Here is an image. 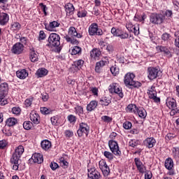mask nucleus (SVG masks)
Instances as JSON below:
<instances>
[{
  "label": "nucleus",
  "mask_w": 179,
  "mask_h": 179,
  "mask_svg": "<svg viewBox=\"0 0 179 179\" xmlns=\"http://www.w3.org/2000/svg\"><path fill=\"white\" fill-rule=\"evenodd\" d=\"M156 50L158 52H164L167 58H171L173 57L171 52L166 46L158 45L156 47Z\"/></svg>",
  "instance_id": "obj_12"
},
{
  "label": "nucleus",
  "mask_w": 179,
  "mask_h": 179,
  "mask_svg": "<svg viewBox=\"0 0 179 179\" xmlns=\"http://www.w3.org/2000/svg\"><path fill=\"white\" fill-rule=\"evenodd\" d=\"M110 103H111V99L107 98V97H103L101 99H100V104L101 106H109Z\"/></svg>",
  "instance_id": "obj_38"
},
{
  "label": "nucleus",
  "mask_w": 179,
  "mask_h": 179,
  "mask_svg": "<svg viewBox=\"0 0 179 179\" xmlns=\"http://www.w3.org/2000/svg\"><path fill=\"white\" fill-rule=\"evenodd\" d=\"M16 75L19 79H26L29 76V73L27 71H26V69H21L17 71Z\"/></svg>",
  "instance_id": "obj_22"
},
{
  "label": "nucleus",
  "mask_w": 179,
  "mask_h": 179,
  "mask_svg": "<svg viewBox=\"0 0 179 179\" xmlns=\"http://www.w3.org/2000/svg\"><path fill=\"white\" fill-rule=\"evenodd\" d=\"M64 38L67 43H71V44H73V45H78L79 44V41L73 37L66 36Z\"/></svg>",
  "instance_id": "obj_30"
},
{
  "label": "nucleus",
  "mask_w": 179,
  "mask_h": 179,
  "mask_svg": "<svg viewBox=\"0 0 179 179\" xmlns=\"http://www.w3.org/2000/svg\"><path fill=\"white\" fill-rule=\"evenodd\" d=\"M22 111V109L19 107H13L12 108V113L13 114H15V115H20V113Z\"/></svg>",
  "instance_id": "obj_44"
},
{
  "label": "nucleus",
  "mask_w": 179,
  "mask_h": 179,
  "mask_svg": "<svg viewBox=\"0 0 179 179\" xmlns=\"http://www.w3.org/2000/svg\"><path fill=\"white\" fill-rule=\"evenodd\" d=\"M50 121L52 125H58V117L57 116L51 117Z\"/></svg>",
  "instance_id": "obj_62"
},
{
  "label": "nucleus",
  "mask_w": 179,
  "mask_h": 179,
  "mask_svg": "<svg viewBox=\"0 0 179 179\" xmlns=\"http://www.w3.org/2000/svg\"><path fill=\"white\" fill-rule=\"evenodd\" d=\"M61 37L55 33H52L49 35L48 38V44H46L47 47H59L61 45Z\"/></svg>",
  "instance_id": "obj_2"
},
{
  "label": "nucleus",
  "mask_w": 179,
  "mask_h": 179,
  "mask_svg": "<svg viewBox=\"0 0 179 179\" xmlns=\"http://www.w3.org/2000/svg\"><path fill=\"white\" fill-rule=\"evenodd\" d=\"M117 37H120V38L125 39V38H128V37H129V34H128L127 32L122 33L120 31L119 33V35Z\"/></svg>",
  "instance_id": "obj_53"
},
{
  "label": "nucleus",
  "mask_w": 179,
  "mask_h": 179,
  "mask_svg": "<svg viewBox=\"0 0 179 179\" xmlns=\"http://www.w3.org/2000/svg\"><path fill=\"white\" fill-rule=\"evenodd\" d=\"M48 74V70L44 68H41L37 70L36 75L38 78H43V76H46Z\"/></svg>",
  "instance_id": "obj_24"
},
{
  "label": "nucleus",
  "mask_w": 179,
  "mask_h": 179,
  "mask_svg": "<svg viewBox=\"0 0 179 179\" xmlns=\"http://www.w3.org/2000/svg\"><path fill=\"white\" fill-rule=\"evenodd\" d=\"M148 94L155 103H160V98L157 97V92H156V87L155 86H151V87L148 90Z\"/></svg>",
  "instance_id": "obj_10"
},
{
  "label": "nucleus",
  "mask_w": 179,
  "mask_h": 179,
  "mask_svg": "<svg viewBox=\"0 0 179 179\" xmlns=\"http://www.w3.org/2000/svg\"><path fill=\"white\" fill-rule=\"evenodd\" d=\"M3 134L6 135V136H12V130L4 129L2 130Z\"/></svg>",
  "instance_id": "obj_56"
},
{
  "label": "nucleus",
  "mask_w": 179,
  "mask_h": 179,
  "mask_svg": "<svg viewBox=\"0 0 179 179\" xmlns=\"http://www.w3.org/2000/svg\"><path fill=\"white\" fill-rule=\"evenodd\" d=\"M134 34L135 36H138L139 34V24L134 25V27H133Z\"/></svg>",
  "instance_id": "obj_59"
},
{
  "label": "nucleus",
  "mask_w": 179,
  "mask_h": 179,
  "mask_svg": "<svg viewBox=\"0 0 179 179\" xmlns=\"http://www.w3.org/2000/svg\"><path fill=\"white\" fill-rule=\"evenodd\" d=\"M45 33L44 32V31H40L38 41H41V40H45Z\"/></svg>",
  "instance_id": "obj_60"
},
{
  "label": "nucleus",
  "mask_w": 179,
  "mask_h": 179,
  "mask_svg": "<svg viewBox=\"0 0 179 179\" xmlns=\"http://www.w3.org/2000/svg\"><path fill=\"white\" fill-rule=\"evenodd\" d=\"M110 72L113 76H117L120 73V69L117 66H113L110 67Z\"/></svg>",
  "instance_id": "obj_40"
},
{
  "label": "nucleus",
  "mask_w": 179,
  "mask_h": 179,
  "mask_svg": "<svg viewBox=\"0 0 179 179\" xmlns=\"http://www.w3.org/2000/svg\"><path fill=\"white\" fill-rule=\"evenodd\" d=\"M103 155L105 156V157H106V159H108L109 160H113V159L112 153L108 151H105L103 152Z\"/></svg>",
  "instance_id": "obj_51"
},
{
  "label": "nucleus",
  "mask_w": 179,
  "mask_h": 179,
  "mask_svg": "<svg viewBox=\"0 0 179 179\" xmlns=\"http://www.w3.org/2000/svg\"><path fill=\"white\" fill-rule=\"evenodd\" d=\"M68 34L67 36H69V37H76L77 38H82L83 36L78 33V31H76V28H75L74 27H71L69 29V31H68Z\"/></svg>",
  "instance_id": "obj_15"
},
{
  "label": "nucleus",
  "mask_w": 179,
  "mask_h": 179,
  "mask_svg": "<svg viewBox=\"0 0 179 179\" xmlns=\"http://www.w3.org/2000/svg\"><path fill=\"white\" fill-rule=\"evenodd\" d=\"M99 103L97 101L93 100L90 102V103L87 106V110L93 111Z\"/></svg>",
  "instance_id": "obj_27"
},
{
  "label": "nucleus",
  "mask_w": 179,
  "mask_h": 179,
  "mask_svg": "<svg viewBox=\"0 0 179 179\" xmlns=\"http://www.w3.org/2000/svg\"><path fill=\"white\" fill-rule=\"evenodd\" d=\"M143 143L146 148H148V149H152V148L156 145V139H155L153 137L147 138Z\"/></svg>",
  "instance_id": "obj_16"
},
{
  "label": "nucleus",
  "mask_w": 179,
  "mask_h": 179,
  "mask_svg": "<svg viewBox=\"0 0 179 179\" xmlns=\"http://www.w3.org/2000/svg\"><path fill=\"white\" fill-rule=\"evenodd\" d=\"M24 152V148L22 145H19L15 149L14 154H15L17 156H20V157H21Z\"/></svg>",
  "instance_id": "obj_36"
},
{
  "label": "nucleus",
  "mask_w": 179,
  "mask_h": 179,
  "mask_svg": "<svg viewBox=\"0 0 179 179\" xmlns=\"http://www.w3.org/2000/svg\"><path fill=\"white\" fill-rule=\"evenodd\" d=\"M50 167L52 170L55 171L58 167H59V166L56 162H51Z\"/></svg>",
  "instance_id": "obj_61"
},
{
  "label": "nucleus",
  "mask_w": 179,
  "mask_h": 179,
  "mask_svg": "<svg viewBox=\"0 0 179 179\" xmlns=\"http://www.w3.org/2000/svg\"><path fill=\"white\" fill-rule=\"evenodd\" d=\"M90 131V127L86 122H81L79 124V128L77 131V134L80 138L83 136V134L87 136Z\"/></svg>",
  "instance_id": "obj_6"
},
{
  "label": "nucleus",
  "mask_w": 179,
  "mask_h": 179,
  "mask_svg": "<svg viewBox=\"0 0 179 179\" xmlns=\"http://www.w3.org/2000/svg\"><path fill=\"white\" fill-rule=\"evenodd\" d=\"M165 167L167 170H173V167H174V162L171 158H167L165 160Z\"/></svg>",
  "instance_id": "obj_25"
},
{
  "label": "nucleus",
  "mask_w": 179,
  "mask_h": 179,
  "mask_svg": "<svg viewBox=\"0 0 179 179\" xmlns=\"http://www.w3.org/2000/svg\"><path fill=\"white\" fill-rule=\"evenodd\" d=\"M166 106L169 108L171 110L170 115L172 117L176 114H179V107H177V101L173 98H167L166 101Z\"/></svg>",
  "instance_id": "obj_3"
},
{
  "label": "nucleus",
  "mask_w": 179,
  "mask_h": 179,
  "mask_svg": "<svg viewBox=\"0 0 179 179\" xmlns=\"http://www.w3.org/2000/svg\"><path fill=\"white\" fill-rule=\"evenodd\" d=\"M138 141L136 140H131L129 142V145L131 146V148H135L136 146H138Z\"/></svg>",
  "instance_id": "obj_57"
},
{
  "label": "nucleus",
  "mask_w": 179,
  "mask_h": 179,
  "mask_svg": "<svg viewBox=\"0 0 179 179\" xmlns=\"http://www.w3.org/2000/svg\"><path fill=\"white\" fill-rule=\"evenodd\" d=\"M21 25L19 22H14L11 24V28L13 30H19L20 29Z\"/></svg>",
  "instance_id": "obj_50"
},
{
  "label": "nucleus",
  "mask_w": 179,
  "mask_h": 179,
  "mask_svg": "<svg viewBox=\"0 0 179 179\" xmlns=\"http://www.w3.org/2000/svg\"><path fill=\"white\" fill-rule=\"evenodd\" d=\"M101 55V52L97 48H94L90 51V57L92 58V59H95V61L99 60V58H100Z\"/></svg>",
  "instance_id": "obj_20"
},
{
  "label": "nucleus",
  "mask_w": 179,
  "mask_h": 179,
  "mask_svg": "<svg viewBox=\"0 0 179 179\" xmlns=\"http://www.w3.org/2000/svg\"><path fill=\"white\" fill-rule=\"evenodd\" d=\"M55 27H59V23L57 21H52L49 24H45V28L48 31H54Z\"/></svg>",
  "instance_id": "obj_17"
},
{
  "label": "nucleus",
  "mask_w": 179,
  "mask_h": 179,
  "mask_svg": "<svg viewBox=\"0 0 179 179\" xmlns=\"http://www.w3.org/2000/svg\"><path fill=\"white\" fill-rule=\"evenodd\" d=\"M31 159L34 163H37L38 164H41L43 162H44V159L43 158V155L40 153H35L32 155Z\"/></svg>",
  "instance_id": "obj_19"
},
{
  "label": "nucleus",
  "mask_w": 179,
  "mask_h": 179,
  "mask_svg": "<svg viewBox=\"0 0 179 179\" xmlns=\"http://www.w3.org/2000/svg\"><path fill=\"white\" fill-rule=\"evenodd\" d=\"M60 162H61V164H62V167H67L68 166L69 163H68V162H66L65 160V159L61 158L60 159Z\"/></svg>",
  "instance_id": "obj_64"
},
{
  "label": "nucleus",
  "mask_w": 179,
  "mask_h": 179,
  "mask_svg": "<svg viewBox=\"0 0 179 179\" xmlns=\"http://www.w3.org/2000/svg\"><path fill=\"white\" fill-rule=\"evenodd\" d=\"M41 146L43 150H48L51 148V141L48 140H43L41 143Z\"/></svg>",
  "instance_id": "obj_29"
},
{
  "label": "nucleus",
  "mask_w": 179,
  "mask_h": 179,
  "mask_svg": "<svg viewBox=\"0 0 179 179\" xmlns=\"http://www.w3.org/2000/svg\"><path fill=\"white\" fill-rule=\"evenodd\" d=\"M164 15L160 13H151L150 15V22L152 24H162L164 22Z\"/></svg>",
  "instance_id": "obj_5"
},
{
  "label": "nucleus",
  "mask_w": 179,
  "mask_h": 179,
  "mask_svg": "<svg viewBox=\"0 0 179 179\" xmlns=\"http://www.w3.org/2000/svg\"><path fill=\"white\" fill-rule=\"evenodd\" d=\"M137 113L140 118H146V115H148L146 110H145L143 108H138Z\"/></svg>",
  "instance_id": "obj_34"
},
{
  "label": "nucleus",
  "mask_w": 179,
  "mask_h": 179,
  "mask_svg": "<svg viewBox=\"0 0 179 179\" xmlns=\"http://www.w3.org/2000/svg\"><path fill=\"white\" fill-rule=\"evenodd\" d=\"M120 31H121L120 29H115V27H113L111 29V33H112V34H113V36H115V37H118Z\"/></svg>",
  "instance_id": "obj_48"
},
{
  "label": "nucleus",
  "mask_w": 179,
  "mask_h": 179,
  "mask_svg": "<svg viewBox=\"0 0 179 179\" xmlns=\"http://www.w3.org/2000/svg\"><path fill=\"white\" fill-rule=\"evenodd\" d=\"M109 92L110 93H115L116 94H118L120 99H122L124 97L122 90L121 89V87H120V85H118V83H112L109 87Z\"/></svg>",
  "instance_id": "obj_8"
},
{
  "label": "nucleus",
  "mask_w": 179,
  "mask_h": 179,
  "mask_svg": "<svg viewBox=\"0 0 179 179\" xmlns=\"http://www.w3.org/2000/svg\"><path fill=\"white\" fill-rule=\"evenodd\" d=\"M20 160V157L19 155H17L14 152L12 155V157L10 158V163H12V164H17V163H19Z\"/></svg>",
  "instance_id": "obj_35"
},
{
  "label": "nucleus",
  "mask_w": 179,
  "mask_h": 179,
  "mask_svg": "<svg viewBox=\"0 0 179 179\" xmlns=\"http://www.w3.org/2000/svg\"><path fill=\"white\" fill-rule=\"evenodd\" d=\"M99 164V169L101 170H103V169H106V167L108 166L106 161H100Z\"/></svg>",
  "instance_id": "obj_52"
},
{
  "label": "nucleus",
  "mask_w": 179,
  "mask_h": 179,
  "mask_svg": "<svg viewBox=\"0 0 179 179\" xmlns=\"http://www.w3.org/2000/svg\"><path fill=\"white\" fill-rule=\"evenodd\" d=\"M162 75V71L159 67H148V78L150 80H155Z\"/></svg>",
  "instance_id": "obj_4"
},
{
  "label": "nucleus",
  "mask_w": 179,
  "mask_h": 179,
  "mask_svg": "<svg viewBox=\"0 0 179 179\" xmlns=\"http://www.w3.org/2000/svg\"><path fill=\"white\" fill-rule=\"evenodd\" d=\"M101 120L104 122H111V121H113V118L110 117V116H107V115L102 116Z\"/></svg>",
  "instance_id": "obj_55"
},
{
  "label": "nucleus",
  "mask_w": 179,
  "mask_h": 179,
  "mask_svg": "<svg viewBox=\"0 0 179 179\" xmlns=\"http://www.w3.org/2000/svg\"><path fill=\"white\" fill-rule=\"evenodd\" d=\"M138 108L136 107V105L134 103H131L127 107V113H134V114H136V113H138Z\"/></svg>",
  "instance_id": "obj_28"
},
{
  "label": "nucleus",
  "mask_w": 179,
  "mask_h": 179,
  "mask_svg": "<svg viewBox=\"0 0 179 179\" xmlns=\"http://www.w3.org/2000/svg\"><path fill=\"white\" fill-rule=\"evenodd\" d=\"M31 103H33V98H29L25 100V106L26 107H30L31 106Z\"/></svg>",
  "instance_id": "obj_63"
},
{
  "label": "nucleus",
  "mask_w": 179,
  "mask_h": 179,
  "mask_svg": "<svg viewBox=\"0 0 179 179\" xmlns=\"http://www.w3.org/2000/svg\"><path fill=\"white\" fill-rule=\"evenodd\" d=\"M66 12L67 16H72L73 15V12L75 10V7L73 6V4L69 3L65 6Z\"/></svg>",
  "instance_id": "obj_23"
},
{
  "label": "nucleus",
  "mask_w": 179,
  "mask_h": 179,
  "mask_svg": "<svg viewBox=\"0 0 179 179\" xmlns=\"http://www.w3.org/2000/svg\"><path fill=\"white\" fill-rule=\"evenodd\" d=\"M68 120L71 124L76 122V116L73 115H69L68 116Z\"/></svg>",
  "instance_id": "obj_54"
},
{
  "label": "nucleus",
  "mask_w": 179,
  "mask_h": 179,
  "mask_svg": "<svg viewBox=\"0 0 179 179\" xmlns=\"http://www.w3.org/2000/svg\"><path fill=\"white\" fill-rule=\"evenodd\" d=\"M101 176L100 172L96 170V168H90L88 169V178L91 179H99Z\"/></svg>",
  "instance_id": "obj_11"
},
{
  "label": "nucleus",
  "mask_w": 179,
  "mask_h": 179,
  "mask_svg": "<svg viewBox=\"0 0 179 179\" xmlns=\"http://www.w3.org/2000/svg\"><path fill=\"white\" fill-rule=\"evenodd\" d=\"M82 52V48L79 46H74L71 50V55H76Z\"/></svg>",
  "instance_id": "obj_39"
},
{
  "label": "nucleus",
  "mask_w": 179,
  "mask_h": 179,
  "mask_svg": "<svg viewBox=\"0 0 179 179\" xmlns=\"http://www.w3.org/2000/svg\"><path fill=\"white\" fill-rule=\"evenodd\" d=\"M41 113L44 115H47L48 114H51V113H52V110L48 108L43 107V108H41Z\"/></svg>",
  "instance_id": "obj_41"
},
{
  "label": "nucleus",
  "mask_w": 179,
  "mask_h": 179,
  "mask_svg": "<svg viewBox=\"0 0 179 179\" xmlns=\"http://www.w3.org/2000/svg\"><path fill=\"white\" fill-rule=\"evenodd\" d=\"M106 65V62L101 60L98 62H96L95 66V72L97 73H100L101 72V68Z\"/></svg>",
  "instance_id": "obj_26"
},
{
  "label": "nucleus",
  "mask_w": 179,
  "mask_h": 179,
  "mask_svg": "<svg viewBox=\"0 0 179 179\" xmlns=\"http://www.w3.org/2000/svg\"><path fill=\"white\" fill-rule=\"evenodd\" d=\"M90 36H103V30L99 29L97 23H92L88 29Z\"/></svg>",
  "instance_id": "obj_7"
},
{
  "label": "nucleus",
  "mask_w": 179,
  "mask_h": 179,
  "mask_svg": "<svg viewBox=\"0 0 179 179\" xmlns=\"http://www.w3.org/2000/svg\"><path fill=\"white\" fill-rule=\"evenodd\" d=\"M9 22V15L5 13H0V26H6Z\"/></svg>",
  "instance_id": "obj_18"
},
{
  "label": "nucleus",
  "mask_w": 179,
  "mask_h": 179,
  "mask_svg": "<svg viewBox=\"0 0 179 179\" xmlns=\"http://www.w3.org/2000/svg\"><path fill=\"white\" fill-rule=\"evenodd\" d=\"M108 146L113 155H115L116 156H120V155H121V151L120 150V147L118 146V143H117V141L110 140L108 141Z\"/></svg>",
  "instance_id": "obj_9"
},
{
  "label": "nucleus",
  "mask_w": 179,
  "mask_h": 179,
  "mask_svg": "<svg viewBox=\"0 0 179 179\" xmlns=\"http://www.w3.org/2000/svg\"><path fill=\"white\" fill-rule=\"evenodd\" d=\"M85 62L82 59H79L78 61L74 62L73 65L76 66V68H78V69H80L82 66H83V64Z\"/></svg>",
  "instance_id": "obj_42"
},
{
  "label": "nucleus",
  "mask_w": 179,
  "mask_h": 179,
  "mask_svg": "<svg viewBox=\"0 0 179 179\" xmlns=\"http://www.w3.org/2000/svg\"><path fill=\"white\" fill-rule=\"evenodd\" d=\"M124 82L127 87L132 86L133 87L139 88L142 86L141 82L135 80V74L131 73H128L125 75Z\"/></svg>",
  "instance_id": "obj_1"
},
{
  "label": "nucleus",
  "mask_w": 179,
  "mask_h": 179,
  "mask_svg": "<svg viewBox=\"0 0 179 179\" xmlns=\"http://www.w3.org/2000/svg\"><path fill=\"white\" fill-rule=\"evenodd\" d=\"M76 114H83V108L82 106H76L75 108Z\"/></svg>",
  "instance_id": "obj_58"
},
{
  "label": "nucleus",
  "mask_w": 179,
  "mask_h": 179,
  "mask_svg": "<svg viewBox=\"0 0 179 179\" xmlns=\"http://www.w3.org/2000/svg\"><path fill=\"white\" fill-rule=\"evenodd\" d=\"M6 124L8 127H14V125L17 124V120L15 117H10L6 120Z\"/></svg>",
  "instance_id": "obj_31"
},
{
  "label": "nucleus",
  "mask_w": 179,
  "mask_h": 179,
  "mask_svg": "<svg viewBox=\"0 0 179 179\" xmlns=\"http://www.w3.org/2000/svg\"><path fill=\"white\" fill-rule=\"evenodd\" d=\"M24 48V46H23V44L20 43H17L15 45H13L11 51L13 54H22V52H23V48Z\"/></svg>",
  "instance_id": "obj_14"
},
{
  "label": "nucleus",
  "mask_w": 179,
  "mask_h": 179,
  "mask_svg": "<svg viewBox=\"0 0 179 179\" xmlns=\"http://www.w3.org/2000/svg\"><path fill=\"white\" fill-rule=\"evenodd\" d=\"M30 59H31V62H36V61H38V56L36 53V51L34 50V48H32L31 50Z\"/></svg>",
  "instance_id": "obj_32"
},
{
  "label": "nucleus",
  "mask_w": 179,
  "mask_h": 179,
  "mask_svg": "<svg viewBox=\"0 0 179 179\" xmlns=\"http://www.w3.org/2000/svg\"><path fill=\"white\" fill-rule=\"evenodd\" d=\"M171 38V36L168 33H164L162 36V40H163L164 41H169V40H170Z\"/></svg>",
  "instance_id": "obj_47"
},
{
  "label": "nucleus",
  "mask_w": 179,
  "mask_h": 179,
  "mask_svg": "<svg viewBox=\"0 0 179 179\" xmlns=\"http://www.w3.org/2000/svg\"><path fill=\"white\" fill-rule=\"evenodd\" d=\"M123 128H124V129H131V128H132V123L129 121L124 122L123 123Z\"/></svg>",
  "instance_id": "obj_45"
},
{
  "label": "nucleus",
  "mask_w": 179,
  "mask_h": 179,
  "mask_svg": "<svg viewBox=\"0 0 179 179\" xmlns=\"http://www.w3.org/2000/svg\"><path fill=\"white\" fill-rule=\"evenodd\" d=\"M23 127L27 131H29V129H31V127H33V123L30 121H25L23 123Z\"/></svg>",
  "instance_id": "obj_43"
},
{
  "label": "nucleus",
  "mask_w": 179,
  "mask_h": 179,
  "mask_svg": "<svg viewBox=\"0 0 179 179\" xmlns=\"http://www.w3.org/2000/svg\"><path fill=\"white\" fill-rule=\"evenodd\" d=\"M29 118L34 124H40V115L37 113L32 111L29 115Z\"/></svg>",
  "instance_id": "obj_21"
},
{
  "label": "nucleus",
  "mask_w": 179,
  "mask_h": 179,
  "mask_svg": "<svg viewBox=\"0 0 179 179\" xmlns=\"http://www.w3.org/2000/svg\"><path fill=\"white\" fill-rule=\"evenodd\" d=\"M6 94H2L0 93V106H5L8 104V101L6 100Z\"/></svg>",
  "instance_id": "obj_37"
},
{
  "label": "nucleus",
  "mask_w": 179,
  "mask_h": 179,
  "mask_svg": "<svg viewBox=\"0 0 179 179\" xmlns=\"http://www.w3.org/2000/svg\"><path fill=\"white\" fill-rule=\"evenodd\" d=\"M101 171L104 177H107L108 174H110V168H108V166H106V168L101 169Z\"/></svg>",
  "instance_id": "obj_49"
},
{
  "label": "nucleus",
  "mask_w": 179,
  "mask_h": 179,
  "mask_svg": "<svg viewBox=\"0 0 179 179\" xmlns=\"http://www.w3.org/2000/svg\"><path fill=\"white\" fill-rule=\"evenodd\" d=\"M8 83H4L0 85V93L8 94Z\"/></svg>",
  "instance_id": "obj_33"
},
{
  "label": "nucleus",
  "mask_w": 179,
  "mask_h": 179,
  "mask_svg": "<svg viewBox=\"0 0 179 179\" xmlns=\"http://www.w3.org/2000/svg\"><path fill=\"white\" fill-rule=\"evenodd\" d=\"M39 6L41 7V9L43 10L45 16H47V10H48V8H47V6L44 5L43 3H41L39 4Z\"/></svg>",
  "instance_id": "obj_46"
},
{
  "label": "nucleus",
  "mask_w": 179,
  "mask_h": 179,
  "mask_svg": "<svg viewBox=\"0 0 179 179\" xmlns=\"http://www.w3.org/2000/svg\"><path fill=\"white\" fill-rule=\"evenodd\" d=\"M134 162L137 167V170L139 171V173H141L142 174H143V173L146 171V167H145V165L143 164V163L141 162V159L135 158Z\"/></svg>",
  "instance_id": "obj_13"
}]
</instances>
